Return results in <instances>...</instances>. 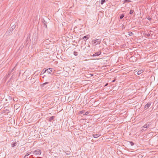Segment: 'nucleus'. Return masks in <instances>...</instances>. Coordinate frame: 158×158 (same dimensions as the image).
Masks as SVG:
<instances>
[{
	"label": "nucleus",
	"instance_id": "obj_5",
	"mask_svg": "<svg viewBox=\"0 0 158 158\" xmlns=\"http://www.w3.org/2000/svg\"><path fill=\"white\" fill-rule=\"evenodd\" d=\"M101 51H100L96 52L95 53L93 54L92 56H98L101 54Z\"/></svg>",
	"mask_w": 158,
	"mask_h": 158
},
{
	"label": "nucleus",
	"instance_id": "obj_39",
	"mask_svg": "<svg viewBox=\"0 0 158 158\" xmlns=\"http://www.w3.org/2000/svg\"><path fill=\"white\" fill-rule=\"evenodd\" d=\"M12 77H11V78H10V79H11L12 78Z\"/></svg>",
	"mask_w": 158,
	"mask_h": 158
},
{
	"label": "nucleus",
	"instance_id": "obj_1",
	"mask_svg": "<svg viewBox=\"0 0 158 158\" xmlns=\"http://www.w3.org/2000/svg\"><path fill=\"white\" fill-rule=\"evenodd\" d=\"M151 125L150 122H148L146 123L142 127V128H143L141 130V131H146Z\"/></svg>",
	"mask_w": 158,
	"mask_h": 158
},
{
	"label": "nucleus",
	"instance_id": "obj_15",
	"mask_svg": "<svg viewBox=\"0 0 158 158\" xmlns=\"http://www.w3.org/2000/svg\"><path fill=\"white\" fill-rule=\"evenodd\" d=\"M85 112V110H84L80 111L79 112L78 114H82L84 112Z\"/></svg>",
	"mask_w": 158,
	"mask_h": 158
},
{
	"label": "nucleus",
	"instance_id": "obj_10",
	"mask_svg": "<svg viewBox=\"0 0 158 158\" xmlns=\"http://www.w3.org/2000/svg\"><path fill=\"white\" fill-rule=\"evenodd\" d=\"M101 135H100L99 134H93V137L94 138H97L99 136H100Z\"/></svg>",
	"mask_w": 158,
	"mask_h": 158
},
{
	"label": "nucleus",
	"instance_id": "obj_8",
	"mask_svg": "<svg viewBox=\"0 0 158 158\" xmlns=\"http://www.w3.org/2000/svg\"><path fill=\"white\" fill-rule=\"evenodd\" d=\"M16 26V25H14L12 26L10 28V31H12L15 28Z\"/></svg>",
	"mask_w": 158,
	"mask_h": 158
},
{
	"label": "nucleus",
	"instance_id": "obj_36",
	"mask_svg": "<svg viewBox=\"0 0 158 158\" xmlns=\"http://www.w3.org/2000/svg\"><path fill=\"white\" fill-rule=\"evenodd\" d=\"M114 81H115V80H114L112 81L113 82H114Z\"/></svg>",
	"mask_w": 158,
	"mask_h": 158
},
{
	"label": "nucleus",
	"instance_id": "obj_31",
	"mask_svg": "<svg viewBox=\"0 0 158 158\" xmlns=\"http://www.w3.org/2000/svg\"><path fill=\"white\" fill-rule=\"evenodd\" d=\"M91 76H93L94 74H90Z\"/></svg>",
	"mask_w": 158,
	"mask_h": 158
},
{
	"label": "nucleus",
	"instance_id": "obj_19",
	"mask_svg": "<svg viewBox=\"0 0 158 158\" xmlns=\"http://www.w3.org/2000/svg\"><path fill=\"white\" fill-rule=\"evenodd\" d=\"M124 15L123 14H122L120 15L119 18L120 19H121L123 18V17H124Z\"/></svg>",
	"mask_w": 158,
	"mask_h": 158
},
{
	"label": "nucleus",
	"instance_id": "obj_23",
	"mask_svg": "<svg viewBox=\"0 0 158 158\" xmlns=\"http://www.w3.org/2000/svg\"><path fill=\"white\" fill-rule=\"evenodd\" d=\"M73 54L75 56H77L78 55V52H77L74 51L73 52Z\"/></svg>",
	"mask_w": 158,
	"mask_h": 158
},
{
	"label": "nucleus",
	"instance_id": "obj_13",
	"mask_svg": "<svg viewBox=\"0 0 158 158\" xmlns=\"http://www.w3.org/2000/svg\"><path fill=\"white\" fill-rule=\"evenodd\" d=\"M107 0H101V5H103L104 3L106 2Z\"/></svg>",
	"mask_w": 158,
	"mask_h": 158
},
{
	"label": "nucleus",
	"instance_id": "obj_27",
	"mask_svg": "<svg viewBox=\"0 0 158 158\" xmlns=\"http://www.w3.org/2000/svg\"><path fill=\"white\" fill-rule=\"evenodd\" d=\"M10 73H10H10H9L7 75V77H6L7 78H8V77H9L10 75Z\"/></svg>",
	"mask_w": 158,
	"mask_h": 158
},
{
	"label": "nucleus",
	"instance_id": "obj_30",
	"mask_svg": "<svg viewBox=\"0 0 158 158\" xmlns=\"http://www.w3.org/2000/svg\"><path fill=\"white\" fill-rule=\"evenodd\" d=\"M30 158H33V155H31V156H30Z\"/></svg>",
	"mask_w": 158,
	"mask_h": 158
},
{
	"label": "nucleus",
	"instance_id": "obj_34",
	"mask_svg": "<svg viewBox=\"0 0 158 158\" xmlns=\"http://www.w3.org/2000/svg\"><path fill=\"white\" fill-rule=\"evenodd\" d=\"M150 35L149 34H148V36H149Z\"/></svg>",
	"mask_w": 158,
	"mask_h": 158
},
{
	"label": "nucleus",
	"instance_id": "obj_38",
	"mask_svg": "<svg viewBox=\"0 0 158 158\" xmlns=\"http://www.w3.org/2000/svg\"><path fill=\"white\" fill-rule=\"evenodd\" d=\"M26 156H24V158H26Z\"/></svg>",
	"mask_w": 158,
	"mask_h": 158
},
{
	"label": "nucleus",
	"instance_id": "obj_2",
	"mask_svg": "<svg viewBox=\"0 0 158 158\" xmlns=\"http://www.w3.org/2000/svg\"><path fill=\"white\" fill-rule=\"evenodd\" d=\"M101 39H98L92 40V43L94 46H96L98 44H99L101 43Z\"/></svg>",
	"mask_w": 158,
	"mask_h": 158
},
{
	"label": "nucleus",
	"instance_id": "obj_18",
	"mask_svg": "<svg viewBox=\"0 0 158 158\" xmlns=\"http://www.w3.org/2000/svg\"><path fill=\"white\" fill-rule=\"evenodd\" d=\"M131 1L130 0H124L123 1V3H125L128 2H131Z\"/></svg>",
	"mask_w": 158,
	"mask_h": 158
},
{
	"label": "nucleus",
	"instance_id": "obj_22",
	"mask_svg": "<svg viewBox=\"0 0 158 158\" xmlns=\"http://www.w3.org/2000/svg\"><path fill=\"white\" fill-rule=\"evenodd\" d=\"M16 142H14L12 144V147H15V146H16Z\"/></svg>",
	"mask_w": 158,
	"mask_h": 158
},
{
	"label": "nucleus",
	"instance_id": "obj_35",
	"mask_svg": "<svg viewBox=\"0 0 158 158\" xmlns=\"http://www.w3.org/2000/svg\"><path fill=\"white\" fill-rule=\"evenodd\" d=\"M44 77H45V75H44V76L43 77L44 78Z\"/></svg>",
	"mask_w": 158,
	"mask_h": 158
},
{
	"label": "nucleus",
	"instance_id": "obj_24",
	"mask_svg": "<svg viewBox=\"0 0 158 158\" xmlns=\"http://www.w3.org/2000/svg\"><path fill=\"white\" fill-rule=\"evenodd\" d=\"M134 12V10H130V12H129V14H132L133 12Z\"/></svg>",
	"mask_w": 158,
	"mask_h": 158
},
{
	"label": "nucleus",
	"instance_id": "obj_32",
	"mask_svg": "<svg viewBox=\"0 0 158 158\" xmlns=\"http://www.w3.org/2000/svg\"><path fill=\"white\" fill-rule=\"evenodd\" d=\"M108 83H107L105 85V86H107V85H108Z\"/></svg>",
	"mask_w": 158,
	"mask_h": 158
},
{
	"label": "nucleus",
	"instance_id": "obj_3",
	"mask_svg": "<svg viewBox=\"0 0 158 158\" xmlns=\"http://www.w3.org/2000/svg\"><path fill=\"white\" fill-rule=\"evenodd\" d=\"M33 154L36 155H40L41 154V151L40 149H37L33 152Z\"/></svg>",
	"mask_w": 158,
	"mask_h": 158
},
{
	"label": "nucleus",
	"instance_id": "obj_11",
	"mask_svg": "<svg viewBox=\"0 0 158 158\" xmlns=\"http://www.w3.org/2000/svg\"><path fill=\"white\" fill-rule=\"evenodd\" d=\"M89 36L88 35H86L84 36L83 38V39L85 40H87L89 39Z\"/></svg>",
	"mask_w": 158,
	"mask_h": 158
},
{
	"label": "nucleus",
	"instance_id": "obj_21",
	"mask_svg": "<svg viewBox=\"0 0 158 158\" xmlns=\"http://www.w3.org/2000/svg\"><path fill=\"white\" fill-rule=\"evenodd\" d=\"M65 153L67 155H69L71 153L69 151H66Z\"/></svg>",
	"mask_w": 158,
	"mask_h": 158
},
{
	"label": "nucleus",
	"instance_id": "obj_16",
	"mask_svg": "<svg viewBox=\"0 0 158 158\" xmlns=\"http://www.w3.org/2000/svg\"><path fill=\"white\" fill-rule=\"evenodd\" d=\"M48 83H49V82H45V83H44L43 84L41 85L42 87H44L45 85H46L47 84H48Z\"/></svg>",
	"mask_w": 158,
	"mask_h": 158
},
{
	"label": "nucleus",
	"instance_id": "obj_4",
	"mask_svg": "<svg viewBox=\"0 0 158 158\" xmlns=\"http://www.w3.org/2000/svg\"><path fill=\"white\" fill-rule=\"evenodd\" d=\"M53 69L52 68H49L46 69V72L48 73L52 74L53 72H52Z\"/></svg>",
	"mask_w": 158,
	"mask_h": 158
},
{
	"label": "nucleus",
	"instance_id": "obj_26",
	"mask_svg": "<svg viewBox=\"0 0 158 158\" xmlns=\"http://www.w3.org/2000/svg\"><path fill=\"white\" fill-rule=\"evenodd\" d=\"M130 143L131 146H133L134 144V143L132 141L130 142Z\"/></svg>",
	"mask_w": 158,
	"mask_h": 158
},
{
	"label": "nucleus",
	"instance_id": "obj_12",
	"mask_svg": "<svg viewBox=\"0 0 158 158\" xmlns=\"http://www.w3.org/2000/svg\"><path fill=\"white\" fill-rule=\"evenodd\" d=\"M143 72V71L142 70H139L137 72V74L138 75H139L142 73Z\"/></svg>",
	"mask_w": 158,
	"mask_h": 158
},
{
	"label": "nucleus",
	"instance_id": "obj_25",
	"mask_svg": "<svg viewBox=\"0 0 158 158\" xmlns=\"http://www.w3.org/2000/svg\"><path fill=\"white\" fill-rule=\"evenodd\" d=\"M89 113V112L87 111V112H85V114H83V115H88Z\"/></svg>",
	"mask_w": 158,
	"mask_h": 158
},
{
	"label": "nucleus",
	"instance_id": "obj_7",
	"mask_svg": "<svg viewBox=\"0 0 158 158\" xmlns=\"http://www.w3.org/2000/svg\"><path fill=\"white\" fill-rule=\"evenodd\" d=\"M42 23H43V24H44V26H45V27L46 28H47V22L44 19H42Z\"/></svg>",
	"mask_w": 158,
	"mask_h": 158
},
{
	"label": "nucleus",
	"instance_id": "obj_14",
	"mask_svg": "<svg viewBox=\"0 0 158 158\" xmlns=\"http://www.w3.org/2000/svg\"><path fill=\"white\" fill-rule=\"evenodd\" d=\"M46 72V69H44L43 71H42L41 73V75L43 74L44 73H45Z\"/></svg>",
	"mask_w": 158,
	"mask_h": 158
},
{
	"label": "nucleus",
	"instance_id": "obj_28",
	"mask_svg": "<svg viewBox=\"0 0 158 158\" xmlns=\"http://www.w3.org/2000/svg\"><path fill=\"white\" fill-rule=\"evenodd\" d=\"M30 154V153H26V154L25 155V156H28Z\"/></svg>",
	"mask_w": 158,
	"mask_h": 158
},
{
	"label": "nucleus",
	"instance_id": "obj_6",
	"mask_svg": "<svg viewBox=\"0 0 158 158\" xmlns=\"http://www.w3.org/2000/svg\"><path fill=\"white\" fill-rule=\"evenodd\" d=\"M151 102H148L147 104L144 106V109L146 110L148 109L149 107H150L151 105Z\"/></svg>",
	"mask_w": 158,
	"mask_h": 158
},
{
	"label": "nucleus",
	"instance_id": "obj_37",
	"mask_svg": "<svg viewBox=\"0 0 158 158\" xmlns=\"http://www.w3.org/2000/svg\"><path fill=\"white\" fill-rule=\"evenodd\" d=\"M6 111H8V110H6ZM8 113V112H6V113Z\"/></svg>",
	"mask_w": 158,
	"mask_h": 158
},
{
	"label": "nucleus",
	"instance_id": "obj_29",
	"mask_svg": "<svg viewBox=\"0 0 158 158\" xmlns=\"http://www.w3.org/2000/svg\"><path fill=\"white\" fill-rule=\"evenodd\" d=\"M15 69V67H14L10 71V73L12 72L14 70V69Z\"/></svg>",
	"mask_w": 158,
	"mask_h": 158
},
{
	"label": "nucleus",
	"instance_id": "obj_33",
	"mask_svg": "<svg viewBox=\"0 0 158 158\" xmlns=\"http://www.w3.org/2000/svg\"><path fill=\"white\" fill-rule=\"evenodd\" d=\"M30 153V154H31V153L33 154V152L32 151H31Z\"/></svg>",
	"mask_w": 158,
	"mask_h": 158
},
{
	"label": "nucleus",
	"instance_id": "obj_40",
	"mask_svg": "<svg viewBox=\"0 0 158 158\" xmlns=\"http://www.w3.org/2000/svg\"><path fill=\"white\" fill-rule=\"evenodd\" d=\"M28 158L27 157V158Z\"/></svg>",
	"mask_w": 158,
	"mask_h": 158
},
{
	"label": "nucleus",
	"instance_id": "obj_17",
	"mask_svg": "<svg viewBox=\"0 0 158 158\" xmlns=\"http://www.w3.org/2000/svg\"><path fill=\"white\" fill-rule=\"evenodd\" d=\"M129 33V35L130 36H132L134 35V33L131 31H129L128 32Z\"/></svg>",
	"mask_w": 158,
	"mask_h": 158
},
{
	"label": "nucleus",
	"instance_id": "obj_9",
	"mask_svg": "<svg viewBox=\"0 0 158 158\" xmlns=\"http://www.w3.org/2000/svg\"><path fill=\"white\" fill-rule=\"evenodd\" d=\"M55 117L54 116H52L48 118V121L50 122H51L52 120L54 119Z\"/></svg>",
	"mask_w": 158,
	"mask_h": 158
},
{
	"label": "nucleus",
	"instance_id": "obj_20",
	"mask_svg": "<svg viewBox=\"0 0 158 158\" xmlns=\"http://www.w3.org/2000/svg\"><path fill=\"white\" fill-rule=\"evenodd\" d=\"M146 18L149 21H151L152 19L150 16H148V17H146Z\"/></svg>",
	"mask_w": 158,
	"mask_h": 158
}]
</instances>
